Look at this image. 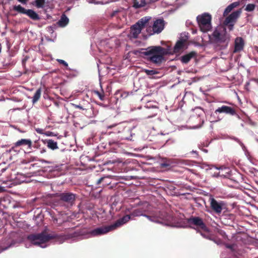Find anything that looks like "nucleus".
<instances>
[{"label": "nucleus", "instance_id": "obj_1", "mask_svg": "<svg viewBox=\"0 0 258 258\" xmlns=\"http://www.w3.org/2000/svg\"><path fill=\"white\" fill-rule=\"evenodd\" d=\"M139 52L155 64L161 63L165 60L164 56L168 53L167 49L161 46H152L145 49L142 48Z\"/></svg>", "mask_w": 258, "mask_h": 258}, {"label": "nucleus", "instance_id": "obj_2", "mask_svg": "<svg viewBox=\"0 0 258 258\" xmlns=\"http://www.w3.org/2000/svg\"><path fill=\"white\" fill-rule=\"evenodd\" d=\"M77 195L71 192L65 191L63 192L56 194L55 203L57 205L69 208L75 204Z\"/></svg>", "mask_w": 258, "mask_h": 258}, {"label": "nucleus", "instance_id": "obj_3", "mask_svg": "<svg viewBox=\"0 0 258 258\" xmlns=\"http://www.w3.org/2000/svg\"><path fill=\"white\" fill-rule=\"evenodd\" d=\"M56 237V234H47L46 231H42L40 233L30 234L28 236L27 238L33 245L43 248L45 245L43 246L42 244Z\"/></svg>", "mask_w": 258, "mask_h": 258}, {"label": "nucleus", "instance_id": "obj_4", "mask_svg": "<svg viewBox=\"0 0 258 258\" xmlns=\"http://www.w3.org/2000/svg\"><path fill=\"white\" fill-rule=\"evenodd\" d=\"M146 217L152 222L165 225L170 224L173 220V216L165 211H160L153 214L152 216H146Z\"/></svg>", "mask_w": 258, "mask_h": 258}, {"label": "nucleus", "instance_id": "obj_5", "mask_svg": "<svg viewBox=\"0 0 258 258\" xmlns=\"http://www.w3.org/2000/svg\"><path fill=\"white\" fill-rule=\"evenodd\" d=\"M211 39L215 43L224 42L226 40V20L222 25L218 26L213 32Z\"/></svg>", "mask_w": 258, "mask_h": 258}, {"label": "nucleus", "instance_id": "obj_6", "mask_svg": "<svg viewBox=\"0 0 258 258\" xmlns=\"http://www.w3.org/2000/svg\"><path fill=\"white\" fill-rule=\"evenodd\" d=\"M151 20V17H145L141 19L137 23L131 28L130 35L132 37L137 38L141 32L143 27L149 25V21Z\"/></svg>", "mask_w": 258, "mask_h": 258}, {"label": "nucleus", "instance_id": "obj_7", "mask_svg": "<svg viewBox=\"0 0 258 258\" xmlns=\"http://www.w3.org/2000/svg\"><path fill=\"white\" fill-rule=\"evenodd\" d=\"M211 16L207 13L197 17L199 26L202 32H206L211 29Z\"/></svg>", "mask_w": 258, "mask_h": 258}, {"label": "nucleus", "instance_id": "obj_8", "mask_svg": "<svg viewBox=\"0 0 258 258\" xmlns=\"http://www.w3.org/2000/svg\"><path fill=\"white\" fill-rule=\"evenodd\" d=\"M242 179L241 175L235 170L227 172V185L228 186L238 187Z\"/></svg>", "mask_w": 258, "mask_h": 258}, {"label": "nucleus", "instance_id": "obj_9", "mask_svg": "<svg viewBox=\"0 0 258 258\" xmlns=\"http://www.w3.org/2000/svg\"><path fill=\"white\" fill-rule=\"evenodd\" d=\"M149 24H152V26L148 25L146 27V30L150 35L155 33H160L163 30L165 25L164 21L161 19L156 20L153 23L149 22Z\"/></svg>", "mask_w": 258, "mask_h": 258}, {"label": "nucleus", "instance_id": "obj_10", "mask_svg": "<svg viewBox=\"0 0 258 258\" xmlns=\"http://www.w3.org/2000/svg\"><path fill=\"white\" fill-rule=\"evenodd\" d=\"M13 9L20 14H24L34 21H38L40 19L39 15L32 9H26L20 5L13 6Z\"/></svg>", "mask_w": 258, "mask_h": 258}, {"label": "nucleus", "instance_id": "obj_11", "mask_svg": "<svg viewBox=\"0 0 258 258\" xmlns=\"http://www.w3.org/2000/svg\"><path fill=\"white\" fill-rule=\"evenodd\" d=\"M242 13V9H238L227 16V28L229 31L233 30L234 26Z\"/></svg>", "mask_w": 258, "mask_h": 258}, {"label": "nucleus", "instance_id": "obj_12", "mask_svg": "<svg viewBox=\"0 0 258 258\" xmlns=\"http://www.w3.org/2000/svg\"><path fill=\"white\" fill-rule=\"evenodd\" d=\"M189 224L197 226L199 230L206 229V225L204 222L203 219L199 217H191L188 220Z\"/></svg>", "mask_w": 258, "mask_h": 258}, {"label": "nucleus", "instance_id": "obj_13", "mask_svg": "<svg viewBox=\"0 0 258 258\" xmlns=\"http://www.w3.org/2000/svg\"><path fill=\"white\" fill-rule=\"evenodd\" d=\"M113 230L111 225L108 226H102L92 230L90 232L93 236H97L103 235L108 233L109 231Z\"/></svg>", "mask_w": 258, "mask_h": 258}, {"label": "nucleus", "instance_id": "obj_14", "mask_svg": "<svg viewBox=\"0 0 258 258\" xmlns=\"http://www.w3.org/2000/svg\"><path fill=\"white\" fill-rule=\"evenodd\" d=\"M244 39L241 37H237L235 38L234 41V48L233 53L240 52L243 50L244 46Z\"/></svg>", "mask_w": 258, "mask_h": 258}, {"label": "nucleus", "instance_id": "obj_15", "mask_svg": "<svg viewBox=\"0 0 258 258\" xmlns=\"http://www.w3.org/2000/svg\"><path fill=\"white\" fill-rule=\"evenodd\" d=\"M133 218L131 217L130 215H126L122 217V218L118 219L114 223L111 224V227L113 228V229L114 230L118 227H120L122 225L125 224L130 220L132 219Z\"/></svg>", "mask_w": 258, "mask_h": 258}, {"label": "nucleus", "instance_id": "obj_16", "mask_svg": "<svg viewBox=\"0 0 258 258\" xmlns=\"http://www.w3.org/2000/svg\"><path fill=\"white\" fill-rule=\"evenodd\" d=\"M210 206L212 209L216 213H220L223 205L222 203H218L215 199L210 198Z\"/></svg>", "mask_w": 258, "mask_h": 258}, {"label": "nucleus", "instance_id": "obj_17", "mask_svg": "<svg viewBox=\"0 0 258 258\" xmlns=\"http://www.w3.org/2000/svg\"><path fill=\"white\" fill-rule=\"evenodd\" d=\"M12 206L11 198L6 196L0 199V208L8 209Z\"/></svg>", "mask_w": 258, "mask_h": 258}, {"label": "nucleus", "instance_id": "obj_18", "mask_svg": "<svg viewBox=\"0 0 258 258\" xmlns=\"http://www.w3.org/2000/svg\"><path fill=\"white\" fill-rule=\"evenodd\" d=\"M26 145H27L29 148H31L32 146L31 140L30 139H23L20 140H19L14 144V145L12 148V149H13L15 147H20L21 146H26Z\"/></svg>", "mask_w": 258, "mask_h": 258}, {"label": "nucleus", "instance_id": "obj_19", "mask_svg": "<svg viewBox=\"0 0 258 258\" xmlns=\"http://www.w3.org/2000/svg\"><path fill=\"white\" fill-rule=\"evenodd\" d=\"M197 52L195 51H191L189 53L182 55L181 57V61L182 63H187L192 58L196 57Z\"/></svg>", "mask_w": 258, "mask_h": 258}, {"label": "nucleus", "instance_id": "obj_20", "mask_svg": "<svg viewBox=\"0 0 258 258\" xmlns=\"http://www.w3.org/2000/svg\"><path fill=\"white\" fill-rule=\"evenodd\" d=\"M198 232H199L201 235L204 238L208 239H212L213 236L212 235L210 231L209 228L206 226V229H202L198 230Z\"/></svg>", "mask_w": 258, "mask_h": 258}, {"label": "nucleus", "instance_id": "obj_21", "mask_svg": "<svg viewBox=\"0 0 258 258\" xmlns=\"http://www.w3.org/2000/svg\"><path fill=\"white\" fill-rule=\"evenodd\" d=\"M69 22V19L65 14H62L60 20L57 22L58 25L60 27L66 26Z\"/></svg>", "mask_w": 258, "mask_h": 258}, {"label": "nucleus", "instance_id": "obj_22", "mask_svg": "<svg viewBox=\"0 0 258 258\" xmlns=\"http://www.w3.org/2000/svg\"><path fill=\"white\" fill-rule=\"evenodd\" d=\"M146 210H143L142 208H138L137 209L134 210L130 214L131 216V217H139L141 216H143L146 217V216H147L146 214H144V213L145 212Z\"/></svg>", "mask_w": 258, "mask_h": 258}, {"label": "nucleus", "instance_id": "obj_23", "mask_svg": "<svg viewBox=\"0 0 258 258\" xmlns=\"http://www.w3.org/2000/svg\"><path fill=\"white\" fill-rule=\"evenodd\" d=\"M226 247L227 248L229 249L234 256H237V254H239L237 244H233L230 245L227 244Z\"/></svg>", "mask_w": 258, "mask_h": 258}, {"label": "nucleus", "instance_id": "obj_24", "mask_svg": "<svg viewBox=\"0 0 258 258\" xmlns=\"http://www.w3.org/2000/svg\"><path fill=\"white\" fill-rule=\"evenodd\" d=\"M185 40H178L175 44L174 47V52H178L180 49H181L184 45Z\"/></svg>", "mask_w": 258, "mask_h": 258}, {"label": "nucleus", "instance_id": "obj_25", "mask_svg": "<svg viewBox=\"0 0 258 258\" xmlns=\"http://www.w3.org/2000/svg\"><path fill=\"white\" fill-rule=\"evenodd\" d=\"M47 147L54 150L58 148L56 142H54L53 140L50 139L47 141Z\"/></svg>", "mask_w": 258, "mask_h": 258}, {"label": "nucleus", "instance_id": "obj_26", "mask_svg": "<svg viewBox=\"0 0 258 258\" xmlns=\"http://www.w3.org/2000/svg\"><path fill=\"white\" fill-rule=\"evenodd\" d=\"M240 5L239 2H234L227 7V15L231 12L234 8L238 7Z\"/></svg>", "mask_w": 258, "mask_h": 258}, {"label": "nucleus", "instance_id": "obj_27", "mask_svg": "<svg viewBox=\"0 0 258 258\" xmlns=\"http://www.w3.org/2000/svg\"><path fill=\"white\" fill-rule=\"evenodd\" d=\"M45 3V0H35L33 3V5L37 8H43Z\"/></svg>", "mask_w": 258, "mask_h": 258}, {"label": "nucleus", "instance_id": "obj_28", "mask_svg": "<svg viewBox=\"0 0 258 258\" xmlns=\"http://www.w3.org/2000/svg\"><path fill=\"white\" fill-rule=\"evenodd\" d=\"M41 94V88L38 89L33 97L32 102L33 103L36 102L39 99Z\"/></svg>", "mask_w": 258, "mask_h": 258}, {"label": "nucleus", "instance_id": "obj_29", "mask_svg": "<svg viewBox=\"0 0 258 258\" xmlns=\"http://www.w3.org/2000/svg\"><path fill=\"white\" fill-rule=\"evenodd\" d=\"M93 93L95 95H97L100 100L103 101L105 98L104 93L103 90L101 92H99V91L94 90Z\"/></svg>", "mask_w": 258, "mask_h": 258}, {"label": "nucleus", "instance_id": "obj_30", "mask_svg": "<svg viewBox=\"0 0 258 258\" xmlns=\"http://www.w3.org/2000/svg\"><path fill=\"white\" fill-rule=\"evenodd\" d=\"M52 220L54 224H57V226H60L62 223L64 222L62 220H61L59 218H57L54 216L52 217Z\"/></svg>", "mask_w": 258, "mask_h": 258}, {"label": "nucleus", "instance_id": "obj_31", "mask_svg": "<svg viewBox=\"0 0 258 258\" xmlns=\"http://www.w3.org/2000/svg\"><path fill=\"white\" fill-rule=\"evenodd\" d=\"M143 72H145L148 76H152L158 74V72L154 70L144 69Z\"/></svg>", "mask_w": 258, "mask_h": 258}, {"label": "nucleus", "instance_id": "obj_32", "mask_svg": "<svg viewBox=\"0 0 258 258\" xmlns=\"http://www.w3.org/2000/svg\"><path fill=\"white\" fill-rule=\"evenodd\" d=\"M255 8V5L254 4H249L246 6L245 10L247 12H251L254 10Z\"/></svg>", "mask_w": 258, "mask_h": 258}, {"label": "nucleus", "instance_id": "obj_33", "mask_svg": "<svg viewBox=\"0 0 258 258\" xmlns=\"http://www.w3.org/2000/svg\"><path fill=\"white\" fill-rule=\"evenodd\" d=\"M227 114H230L232 115H238L234 108L228 106H227Z\"/></svg>", "mask_w": 258, "mask_h": 258}, {"label": "nucleus", "instance_id": "obj_34", "mask_svg": "<svg viewBox=\"0 0 258 258\" xmlns=\"http://www.w3.org/2000/svg\"><path fill=\"white\" fill-rule=\"evenodd\" d=\"M133 3H134V7L135 8H140L143 7L146 5V3H144V4H140L139 3V2L137 1V0H133Z\"/></svg>", "mask_w": 258, "mask_h": 258}, {"label": "nucleus", "instance_id": "obj_35", "mask_svg": "<svg viewBox=\"0 0 258 258\" xmlns=\"http://www.w3.org/2000/svg\"><path fill=\"white\" fill-rule=\"evenodd\" d=\"M221 112H226V106L225 105H223L221 107H219L215 111V113H216V114L218 113H221Z\"/></svg>", "mask_w": 258, "mask_h": 258}, {"label": "nucleus", "instance_id": "obj_36", "mask_svg": "<svg viewBox=\"0 0 258 258\" xmlns=\"http://www.w3.org/2000/svg\"><path fill=\"white\" fill-rule=\"evenodd\" d=\"M236 205L235 202H232V203H227V211L229 209H232L234 208V207Z\"/></svg>", "mask_w": 258, "mask_h": 258}, {"label": "nucleus", "instance_id": "obj_37", "mask_svg": "<svg viewBox=\"0 0 258 258\" xmlns=\"http://www.w3.org/2000/svg\"><path fill=\"white\" fill-rule=\"evenodd\" d=\"M116 126H117V130L118 129L120 130L122 128V127H121V125L120 124H113L112 125H108L107 126V128L111 129V128L116 127Z\"/></svg>", "mask_w": 258, "mask_h": 258}, {"label": "nucleus", "instance_id": "obj_38", "mask_svg": "<svg viewBox=\"0 0 258 258\" xmlns=\"http://www.w3.org/2000/svg\"><path fill=\"white\" fill-rule=\"evenodd\" d=\"M228 191L227 190V198L228 197L231 198H237V196L234 193H229Z\"/></svg>", "mask_w": 258, "mask_h": 258}, {"label": "nucleus", "instance_id": "obj_39", "mask_svg": "<svg viewBox=\"0 0 258 258\" xmlns=\"http://www.w3.org/2000/svg\"><path fill=\"white\" fill-rule=\"evenodd\" d=\"M230 219L232 220V222H233V220L235 219V216L233 214H227V219Z\"/></svg>", "mask_w": 258, "mask_h": 258}, {"label": "nucleus", "instance_id": "obj_40", "mask_svg": "<svg viewBox=\"0 0 258 258\" xmlns=\"http://www.w3.org/2000/svg\"><path fill=\"white\" fill-rule=\"evenodd\" d=\"M108 177H102L100 178H99L97 181V185H99V184H100L101 182H102L105 179H107Z\"/></svg>", "mask_w": 258, "mask_h": 258}, {"label": "nucleus", "instance_id": "obj_41", "mask_svg": "<svg viewBox=\"0 0 258 258\" xmlns=\"http://www.w3.org/2000/svg\"><path fill=\"white\" fill-rule=\"evenodd\" d=\"M161 165L162 167H170L171 165L169 162H166L162 163Z\"/></svg>", "mask_w": 258, "mask_h": 258}, {"label": "nucleus", "instance_id": "obj_42", "mask_svg": "<svg viewBox=\"0 0 258 258\" xmlns=\"http://www.w3.org/2000/svg\"><path fill=\"white\" fill-rule=\"evenodd\" d=\"M214 241H215V242L216 243H217L218 245H226V244H225V242L223 241H222L221 240H215Z\"/></svg>", "mask_w": 258, "mask_h": 258}, {"label": "nucleus", "instance_id": "obj_43", "mask_svg": "<svg viewBox=\"0 0 258 258\" xmlns=\"http://www.w3.org/2000/svg\"><path fill=\"white\" fill-rule=\"evenodd\" d=\"M57 61L59 62V63L63 64L65 67H68V64L64 60L62 59H58Z\"/></svg>", "mask_w": 258, "mask_h": 258}, {"label": "nucleus", "instance_id": "obj_44", "mask_svg": "<svg viewBox=\"0 0 258 258\" xmlns=\"http://www.w3.org/2000/svg\"><path fill=\"white\" fill-rule=\"evenodd\" d=\"M250 81L247 82L245 83V89L247 91H249V85H250Z\"/></svg>", "mask_w": 258, "mask_h": 258}, {"label": "nucleus", "instance_id": "obj_45", "mask_svg": "<svg viewBox=\"0 0 258 258\" xmlns=\"http://www.w3.org/2000/svg\"><path fill=\"white\" fill-rule=\"evenodd\" d=\"M74 106L76 108H79L80 109L82 110H85L86 109L83 108V106H82L80 104L79 105H74Z\"/></svg>", "mask_w": 258, "mask_h": 258}, {"label": "nucleus", "instance_id": "obj_46", "mask_svg": "<svg viewBox=\"0 0 258 258\" xmlns=\"http://www.w3.org/2000/svg\"><path fill=\"white\" fill-rule=\"evenodd\" d=\"M29 58V57L27 56H26L22 60V63H23V64L24 65L25 62H26V61L28 60V59Z\"/></svg>", "mask_w": 258, "mask_h": 258}, {"label": "nucleus", "instance_id": "obj_47", "mask_svg": "<svg viewBox=\"0 0 258 258\" xmlns=\"http://www.w3.org/2000/svg\"><path fill=\"white\" fill-rule=\"evenodd\" d=\"M28 0H18L19 2L22 4H26Z\"/></svg>", "mask_w": 258, "mask_h": 258}, {"label": "nucleus", "instance_id": "obj_48", "mask_svg": "<svg viewBox=\"0 0 258 258\" xmlns=\"http://www.w3.org/2000/svg\"><path fill=\"white\" fill-rule=\"evenodd\" d=\"M79 235V233L78 232H75L74 233H73L72 234V237H76L77 236H78Z\"/></svg>", "mask_w": 258, "mask_h": 258}, {"label": "nucleus", "instance_id": "obj_49", "mask_svg": "<svg viewBox=\"0 0 258 258\" xmlns=\"http://www.w3.org/2000/svg\"><path fill=\"white\" fill-rule=\"evenodd\" d=\"M144 3H146V4H147V3H146V2L145 0H142V1H141V3H140V4H144Z\"/></svg>", "mask_w": 258, "mask_h": 258}, {"label": "nucleus", "instance_id": "obj_50", "mask_svg": "<svg viewBox=\"0 0 258 258\" xmlns=\"http://www.w3.org/2000/svg\"><path fill=\"white\" fill-rule=\"evenodd\" d=\"M223 16L224 17H226V8L224 9V11H223Z\"/></svg>", "mask_w": 258, "mask_h": 258}, {"label": "nucleus", "instance_id": "obj_51", "mask_svg": "<svg viewBox=\"0 0 258 258\" xmlns=\"http://www.w3.org/2000/svg\"><path fill=\"white\" fill-rule=\"evenodd\" d=\"M252 81H255L258 83V79H253V80H252Z\"/></svg>", "mask_w": 258, "mask_h": 258}, {"label": "nucleus", "instance_id": "obj_52", "mask_svg": "<svg viewBox=\"0 0 258 258\" xmlns=\"http://www.w3.org/2000/svg\"><path fill=\"white\" fill-rule=\"evenodd\" d=\"M227 225L230 226H233V225L232 224H231L230 223H229V224L227 223Z\"/></svg>", "mask_w": 258, "mask_h": 258}]
</instances>
